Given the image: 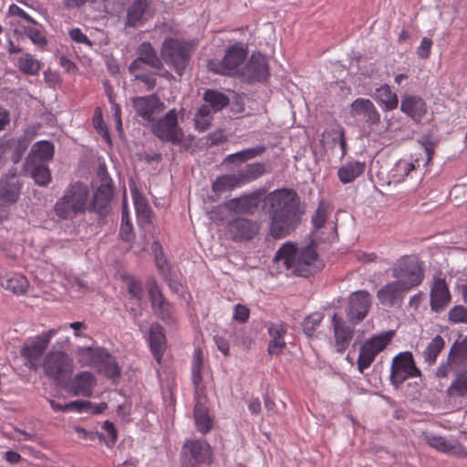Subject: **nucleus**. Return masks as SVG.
<instances>
[{
  "label": "nucleus",
  "mask_w": 467,
  "mask_h": 467,
  "mask_svg": "<svg viewBox=\"0 0 467 467\" xmlns=\"http://www.w3.org/2000/svg\"><path fill=\"white\" fill-rule=\"evenodd\" d=\"M269 217V234L274 239L290 235L299 226L305 213L296 192L283 188L270 192L265 198Z\"/></svg>",
  "instance_id": "1"
},
{
  "label": "nucleus",
  "mask_w": 467,
  "mask_h": 467,
  "mask_svg": "<svg viewBox=\"0 0 467 467\" xmlns=\"http://www.w3.org/2000/svg\"><path fill=\"white\" fill-rule=\"evenodd\" d=\"M274 263L298 276L308 277L323 268V262L312 246L298 249L291 242L284 244L275 253Z\"/></svg>",
  "instance_id": "2"
},
{
  "label": "nucleus",
  "mask_w": 467,
  "mask_h": 467,
  "mask_svg": "<svg viewBox=\"0 0 467 467\" xmlns=\"http://www.w3.org/2000/svg\"><path fill=\"white\" fill-rule=\"evenodd\" d=\"M88 189L82 182L70 185L64 195L54 205V213L61 220L73 219L87 209Z\"/></svg>",
  "instance_id": "3"
},
{
  "label": "nucleus",
  "mask_w": 467,
  "mask_h": 467,
  "mask_svg": "<svg viewBox=\"0 0 467 467\" xmlns=\"http://www.w3.org/2000/svg\"><path fill=\"white\" fill-rule=\"evenodd\" d=\"M392 276L403 289L409 291L420 285L424 278L422 263L415 256L400 257L390 268Z\"/></svg>",
  "instance_id": "4"
},
{
  "label": "nucleus",
  "mask_w": 467,
  "mask_h": 467,
  "mask_svg": "<svg viewBox=\"0 0 467 467\" xmlns=\"http://www.w3.org/2000/svg\"><path fill=\"white\" fill-rule=\"evenodd\" d=\"M420 150L422 151L425 158L421 161L417 158L414 162L407 161L405 160H400L397 161L389 172V184H397L401 182L405 177H412L413 173H417L416 164L418 167L420 166V162L422 167H426L429 164L434 154L435 143L431 142L429 139H424L423 140H420Z\"/></svg>",
  "instance_id": "5"
},
{
  "label": "nucleus",
  "mask_w": 467,
  "mask_h": 467,
  "mask_svg": "<svg viewBox=\"0 0 467 467\" xmlns=\"http://www.w3.org/2000/svg\"><path fill=\"white\" fill-rule=\"evenodd\" d=\"M150 131L162 142L180 145L184 139V132L178 125V113L170 109L163 117L155 119L149 125Z\"/></svg>",
  "instance_id": "6"
},
{
  "label": "nucleus",
  "mask_w": 467,
  "mask_h": 467,
  "mask_svg": "<svg viewBox=\"0 0 467 467\" xmlns=\"http://www.w3.org/2000/svg\"><path fill=\"white\" fill-rule=\"evenodd\" d=\"M100 184L94 192L93 200L88 210L96 213L101 217L106 216L110 212V202L113 197V184L109 177L106 165L99 164L97 171Z\"/></svg>",
  "instance_id": "7"
},
{
  "label": "nucleus",
  "mask_w": 467,
  "mask_h": 467,
  "mask_svg": "<svg viewBox=\"0 0 467 467\" xmlns=\"http://www.w3.org/2000/svg\"><path fill=\"white\" fill-rule=\"evenodd\" d=\"M42 367L47 377L61 385L73 372L72 359L62 351H50L46 355Z\"/></svg>",
  "instance_id": "8"
},
{
  "label": "nucleus",
  "mask_w": 467,
  "mask_h": 467,
  "mask_svg": "<svg viewBox=\"0 0 467 467\" xmlns=\"http://www.w3.org/2000/svg\"><path fill=\"white\" fill-rule=\"evenodd\" d=\"M420 374L411 352H401L393 358L389 379L396 389H399L406 379L420 376Z\"/></svg>",
  "instance_id": "9"
},
{
  "label": "nucleus",
  "mask_w": 467,
  "mask_h": 467,
  "mask_svg": "<svg viewBox=\"0 0 467 467\" xmlns=\"http://www.w3.org/2000/svg\"><path fill=\"white\" fill-rule=\"evenodd\" d=\"M161 56L164 62L172 66L173 69L180 76L182 75L190 59V52L187 46L172 38L166 39L163 42Z\"/></svg>",
  "instance_id": "10"
},
{
  "label": "nucleus",
  "mask_w": 467,
  "mask_h": 467,
  "mask_svg": "<svg viewBox=\"0 0 467 467\" xmlns=\"http://www.w3.org/2000/svg\"><path fill=\"white\" fill-rule=\"evenodd\" d=\"M56 334L57 330L51 328L36 337L22 347L20 355L26 360L25 364L26 367L33 370L38 368V360L47 348L52 337Z\"/></svg>",
  "instance_id": "11"
},
{
  "label": "nucleus",
  "mask_w": 467,
  "mask_h": 467,
  "mask_svg": "<svg viewBox=\"0 0 467 467\" xmlns=\"http://www.w3.org/2000/svg\"><path fill=\"white\" fill-rule=\"evenodd\" d=\"M132 107L136 116L140 118L143 125L147 127L156 119V115L165 109V104L155 94L133 98Z\"/></svg>",
  "instance_id": "12"
},
{
  "label": "nucleus",
  "mask_w": 467,
  "mask_h": 467,
  "mask_svg": "<svg viewBox=\"0 0 467 467\" xmlns=\"http://www.w3.org/2000/svg\"><path fill=\"white\" fill-rule=\"evenodd\" d=\"M393 334V331H389L383 335L373 337L361 346L358 358V367L360 372L370 366L375 357L390 342Z\"/></svg>",
  "instance_id": "13"
},
{
  "label": "nucleus",
  "mask_w": 467,
  "mask_h": 467,
  "mask_svg": "<svg viewBox=\"0 0 467 467\" xmlns=\"http://www.w3.org/2000/svg\"><path fill=\"white\" fill-rule=\"evenodd\" d=\"M247 51L241 44H235L230 47L222 59L220 66L210 61L208 67L211 71L222 75H232L238 71V67L244 63Z\"/></svg>",
  "instance_id": "14"
},
{
  "label": "nucleus",
  "mask_w": 467,
  "mask_h": 467,
  "mask_svg": "<svg viewBox=\"0 0 467 467\" xmlns=\"http://www.w3.org/2000/svg\"><path fill=\"white\" fill-rule=\"evenodd\" d=\"M371 306V296L366 290H358L350 294L347 317L352 325L360 323L368 316Z\"/></svg>",
  "instance_id": "15"
},
{
  "label": "nucleus",
  "mask_w": 467,
  "mask_h": 467,
  "mask_svg": "<svg viewBox=\"0 0 467 467\" xmlns=\"http://www.w3.org/2000/svg\"><path fill=\"white\" fill-rule=\"evenodd\" d=\"M227 229L232 240L250 241L259 234L260 223L252 219L236 217L228 222Z\"/></svg>",
  "instance_id": "16"
},
{
  "label": "nucleus",
  "mask_w": 467,
  "mask_h": 467,
  "mask_svg": "<svg viewBox=\"0 0 467 467\" xmlns=\"http://www.w3.org/2000/svg\"><path fill=\"white\" fill-rule=\"evenodd\" d=\"M242 75L249 82L265 80L269 76L266 57L261 53H254L244 66Z\"/></svg>",
  "instance_id": "17"
},
{
  "label": "nucleus",
  "mask_w": 467,
  "mask_h": 467,
  "mask_svg": "<svg viewBox=\"0 0 467 467\" xmlns=\"http://www.w3.org/2000/svg\"><path fill=\"white\" fill-rule=\"evenodd\" d=\"M137 53V58L129 67V70L131 74H135V72L141 70L143 64L156 69L161 68V60L159 58L156 51L150 43H141L138 47Z\"/></svg>",
  "instance_id": "18"
},
{
  "label": "nucleus",
  "mask_w": 467,
  "mask_h": 467,
  "mask_svg": "<svg viewBox=\"0 0 467 467\" xmlns=\"http://www.w3.org/2000/svg\"><path fill=\"white\" fill-rule=\"evenodd\" d=\"M331 322L337 351L342 353L348 348L353 338L354 327L347 325L343 318L337 313L333 315Z\"/></svg>",
  "instance_id": "19"
},
{
  "label": "nucleus",
  "mask_w": 467,
  "mask_h": 467,
  "mask_svg": "<svg viewBox=\"0 0 467 467\" xmlns=\"http://www.w3.org/2000/svg\"><path fill=\"white\" fill-rule=\"evenodd\" d=\"M350 112L353 117L361 118L369 127L380 122L379 113L368 99H355L350 105Z\"/></svg>",
  "instance_id": "20"
},
{
  "label": "nucleus",
  "mask_w": 467,
  "mask_h": 467,
  "mask_svg": "<svg viewBox=\"0 0 467 467\" xmlns=\"http://www.w3.org/2000/svg\"><path fill=\"white\" fill-rule=\"evenodd\" d=\"M451 302V294L443 278H435L430 292L431 309L436 313L442 311Z\"/></svg>",
  "instance_id": "21"
},
{
  "label": "nucleus",
  "mask_w": 467,
  "mask_h": 467,
  "mask_svg": "<svg viewBox=\"0 0 467 467\" xmlns=\"http://www.w3.org/2000/svg\"><path fill=\"white\" fill-rule=\"evenodd\" d=\"M223 206L231 213L253 214L258 209L259 196L256 193L242 195L224 202Z\"/></svg>",
  "instance_id": "22"
},
{
  "label": "nucleus",
  "mask_w": 467,
  "mask_h": 467,
  "mask_svg": "<svg viewBox=\"0 0 467 467\" xmlns=\"http://www.w3.org/2000/svg\"><path fill=\"white\" fill-rule=\"evenodd\" d=\"M21 184L15 176H6L0 180V206H8L17 202Z\"/></svg>",
  "instance_id": "23"
},
{
  "label": "nucleus",
  "mask_w": 467,
  "mask_h": 467,
  "mask_svg": "<svg viewBox=\"0 0 467 467\" xmlns=\"http://www.w3.org/2000/svg\"><path fill=\"white\" fill-rule=\"evenodd\" d=\"M427 443L439 451L450 453L458 457H467V451L459 444L457 441H448L444 437L437 435H427Z\"/></svg>",
  "instance_id": "24"
},
{
  "label": "nucleus",
  "mask_w": 467,
  "mask_h": 467,
  "mask_svg": "<svg viewBox=\"0 0 467 467\" xmlns=\"http://www.w3.org/2000/svg\"><path fill=\"white\" fill-rule=\"evenodd\" d=\"M405 291L397 282L392 281L378 290L377 298L381 305L393 306L402 302Z\"/></svg>",
  "instance_id": "25"
},
{
  "label": "nucleus",
  "mask_w": 467,
  "mask_h": 467,
  "mask_svg": "<svg viewBox=\"0 0 467 467\" xmlns=\"http://www.w3.org/2000/svg\"><path fill=\"white\" fill-rule=\"evenodd\" d=\"M95 384L96 379L92 373L82 371L73 378L68 387L74 395L90 397Z\"/></svg>",
  "instance_id": "26"
},
{
  "label": "nucleus",
  "mask_w": 467,
  "mask_h": 467,
  "mask_svg": "<svg viewBox=\"0 0 467 467\" xmlns=\"http://www.w3.org/2000/svg\"><path fill=\"white\" fill-rule=\"evenodd\" d=\"M149 343L154 358L160 363L166 348V337L160 324L154 323L150 326Z\"/></svg>",
  "instance_id": "27"
},
{
  "label": "nucleus",
  "mask_w": 467,
  "mask_h": 467,
  "mask_svg": "<svg viewBox=\"0 0 467 467\" xmlns=\"http://www.w3.org/2000/svg\"><path fill=\"white\" fill-rule=\"evenodd\" d=\"M0 285L12 294L20 296L27 292L29 282L22 275L10 273L1 276Z\"/></svg>",
  "instance_id": "28"
},
{
  "label": "nucleus",
  "mask_w": 467,
  "mask_h": 467,
  "mask_svg": "<svg viewBox=\"0 0 467 467\" xmlns=\"http://www.w3.org/2000/svg\"><path fill=\"white\" fill-rule=\"evenodd\" d=\"M268 333L271 337V340L268 343V353L277 356L286 346L284 340L286 327L283 323L271 324L268 327Z\"/></svg>",
  "instance_id": "29"
},
{
  "label": "nucleus",
  "mask_w": 467,
  "mask_h": 467,
  "mask_svg": "<svg viewBox=\"0 0 467 467\" xmlns=\"http://www.w3.org/2000/svg\"><path fill=\"white\" fill-rule=\"evenodd\" d=\"M401 110L415 121H420L426 114L425 102L418 97H406L401 100Z\"/></svg>",
  "instance_id": "30"
},
{
  "label": "nucleus",
  "mask_w": 467,
  "mask_h": 467,
  "mask_svg": "<svg viewBox=\"0 0 467 467\" xmlns=\"http://www.w3.org/2000/svg\"><path fill=\"white\" fill-rule=\"evenodd\" d=\"M79 361L90 366H99L110 355L103 348L84 347L78 350Z\"/></svg>",
  "instance_id": "31"
},
{
  "label": "nucleus",
  "mask_w": 467,
  "mask_h": 467,
  "mask_svg": "<svg viewBox=\"0 0 467 467\" xmlns=\"http://www.w3.org/2000/svg\"><path fill=\"white\" fill-rule=\"evenodd\" d=\"M194 420L197 429L202 433H206L212 429L213 420L208 414L205 397L198 396L197 398L194 407Z\"/></svg>",
  "instance_id": "32"
},
{
  "label": "nucleus",
  "mask_w": 467,
  "mask_h": 467,
  "mask_svg": "<svg viewBox=\"0 0 467 467\" xmlns=\"http://www.w3.org/2000/svg\"><path fill=\"white\" fill-rule=\"evenodd\" d=\"M184 448L190 451L191 456L197 462H205L211 455V448L205 441H187L184 444Z\"/></svg>",
  "instance_id": "33"
},
{
  "label": "nucleus",
  "mask_w": 467,
  "mask_h": 467,
  "mask_svg": "<svg viewBox=\"0 0 467 467\" xmlns=\"http://www.w3.org/2000/svg\"><path fill=\"white\" fill-rule=\"evenodd\" d=\"M26 165L36 184L47 186L51 182V173L47 163L27 161Z\"/></svg>",
  "instance_id": "34"
},
{
  "label": "nucleus",
  "mask_w": 467,
  "mask_h": 467,
  "mask_svg": "<svg viewBox=\"0 0 467 467\" xmlns=\"http://www.w3.org/2000/svg\"><path fill=\"white\" fill-rule=\"evenodd\" d=\"M54 155V146L51 142L42 140L34 144L28 161H36L46 163L52 160Z\"/></svg>",
  "instance_id": "35"
},
{
  "label": "nucleus",
  "mask_w": 467,
  "mask_h": 467,
  "mask_svg": "<svg viewBox=\"0 0 467 467\" xmlns=\"http://www.w3.org/2000/svg\"><path fill=\"white\" fill-rule=\"evenodd\" d=\"M467 361V335H460L452 344L449 353V363L464 365Z\"/></svg>",
  "instance_id": "36"
},
{
  "label": "nucleus",
  "mask_w": 467,
  "mask_h": 467,
  "mask_svg": "<svg viewBox=\"0 0 467 467\" xmlns=\"http://www.w3.org/2000/svg\"><path fill=\"white\" fill-rule=\"evenodd\" d=\"M265 172V166L261 162H254L245 165L243 169L239 170L237 177L240 181L241 185L249 183Z\"/></svg>",
  "instance_id": "37"
},
{
  "label": "nucleus",
  "mask_w": 467,
  "mask_h": 467,
  "mask_svg": "<svg viewBox=\"0 0 467 467\" xmlns=\"http://www.w3.org/2000/svg\"><path fill=\"white\" fill-rule=\"evenodd\" d=\"M364 171L365 162H348L338 169L337 175L342 183H349L362 174Z\"/></svg>",
  "instance_id": "38"
},
{
  "label": "nucleus",
  "mask_w": 467,
  "mask_h": 467,
  "mask_svg": "<svg viewBox=\"0 0 467 467\" xmlns=\"http://www.w3.org/2000/svg\"><path fill=\"white\" fill-rule=\"evenodd\" d=\"M147 0H134L128 9L127 25L129 26H136L141 23L148 8Z\"/></svg>",
  "instance_id": "39"
},
{
  "label": "nucleus",
  "mask_w": 467,
  "mask_h": 467,
  "mask_svg": "<svg viewBox=\"0 0 467 467\" xmlns=\"http://www.w3.org/2000/svg\"><path fill=\"white\" fill-rule=\"evenodd\" d=\"M320 142L323 144L324 147L328 145L330 142L332 143V145L338 143L341 149L340 157L343 158L345 156L347 150V141L344 129L340 128L337 130H332L323 132Z\"/></svg>",
  "instance_id": "40"
},
{
  "label": "nucleus",
  "mask_w": 467,
  "mask_h": 467,
  "mask_svg": "<svg viewBox=\"0 0 467 467\" xmlns=\"http://www.w3.org/2000/svg\"><path fill=\"white\" fill-rule=\"evenodd\" d=\"M265 150V146H256L254 148L244 149L241 151L226 156L223 161V164L234 163L237 161L244 162L263 154Z\"/></svg>",
  "instance_id": "41"
},
{
  "label": "nucleus",
  "mask_w": 467,
  "mask_h": 467,
  "mask_svg": "<svg viewBox=\"0 0 467 467\" xmlns=\"http://www.w3.org/2000/svg\"><path fill=\"white\" fill-rule=\"evenodd\" d=\"M242 186L236 173L222 175L213 182L212 190L214 192H223Z\"/></svg>",
  "instance_id": "42"
},
{
  "label": "nucleus",
  "mask_w": 467,
  "mask_h": 467,
  "mask_svg": "<svg viewBox=\"0 0 467 467\" xmlns=\"http://www.w3.org/2000/svg\"><path fill=\"white\" fill-rule=\"evenodd\" d=\"M204 102L209 103L213 112H218L229 104V99L223 93L213 89H208L203 96Z\"/></svg>",
  "instance_id": "43"
},
{
  "label": "nucleus",
  "mask_w": 467,
  "mask_h": 467,
  "mask_svg": "<svg viewBox=\"0 0 467 467\" xmlns=\"http://www.w3.org/2000/svg\"><path fill=\"white\" fill-rule=\"evenodd\" d=\"M445 342L444 339L441 336H436L428 344L425 350L423 351L424 360L432 365L436 362L437 357L441 353V351L444 348Z\"/></svg>",
  "instance_id": "44"
},
{
  "label": "nucleus",
  "mask_w": 467,
  "mask_h": 467,
  "mask_svg": "<svg viewBox=\"0 0 467 467\" xmlns=\"http://www.w3.org/2000/svg\"><path fill=\"white\" fill-rule=\"evenodd\" d=\"M450 395L460 397L467 396V369H462L456 373L454 380L448 389Z\"/></svg>",
  "instance_id": "45"
},
{
  "label": "nucleus",
  "mask_w": 467,
  "mask_h": 467,
  "mask_svg": "<svg viewBox=\"0 0 467 467\" xmlns=\"http://www.w3.org/2000/svg\"><path fill=\"white\" fill-rule=\"evenodd\" d=\"M18 67L26 75H36L40 70V62L26 53L18 59Z\"/></svg>",
  "instance_id": "46"
},
{
  "label": "nucleus",
  "mask_w": 467,
  "mask_h": 467,
  "mask_svg": "<svg viewBox=\"0 0 467 467\" xmlns=\"http://www.w3.org/2000/svg\"><path fill=\"white\" fill-rule=\"evenodd\" d=\"M134 205L139 219L144 223L151 222V210L145 198L136 195L134 196Z\"/></svg>",
  "instance_id": "47"
},
{
  "label": "nucleus",
  "mask_w": 467,
  "mask_h": 467,
  "mask_svg": "<svg viewBox=\"0 0 467 467\" xmlns=\"http://www.w3.org/2000/svg\"><path fill=\"white\" fill-rule=\"evenodd\" d=\"M149 296L153 311H155L157 308H160L161 306H163V305L168 302L161 292V289L158 286L155 279H151L149 282Z\"/></svg>",
  "instance_id": "48"
},
{
  "label": "nucleus",
  "mask_w": 467,
  "mask_h": 467,
  "mask_svg": "<svg viewBox=\"0 0 467 467\" xmlns=\"http://www.w3.org/2000/svg\"><path fill=\"white\" fill-rule=\"evenodd\" d=\"M23 30L34 45L39 47H44L47 45V41L43 33L41 26L37 25L36 26H24Z\"/></svg>",
  "instance_id": "49"
},
{
  "label": "nucleus",
  "mask_w": 467,
  "mask_h": 467,
  "mask_svg": "<svg viewBox=\"0 0 467 467\" xmlns=\"http://www.w3.org/2000/svg\"><path fill=\"white\" fill-rule=\"evenodd\" d=\"M323 319V315L321 313H313L307 316L303 323V330L307 337H312L317 327L320 325Z\"/></svg>",
  "instance_id": "50"
},
{
  "label": "nucleus",
  "mask_w": 467,
  "mask_h": 467,
  "mask_svg": "<svg viewBox=\"0 0 467 467\" xmlns=\"http://www.w3.org/2000/svg\"><path fill=\"white\" fill-rule=\"evenodd\" d=\"M327 219V206L324 201H320L315 213L312 216V223L316 230L325 226Z\"/></svg>",
  "instance_id": "51"
},
{
  "label": "nucleus",
  "mask_w": 467,
  "mask_h": 467,
  "mask_svg": "<svg viewBox=\"0 0 467 467\" xmlns=\"http://www.w3.org/2000/svg\"><path fill=\"white\" fill-rule=\"evenodd\" d=\"M99 367V370L108 378L114 379L120 375V369L115 359L110 355Z\"/></svg>",
  "instance_id": "52"
},
{
  "label": "nucleus",
  "mask_w": 467,
  "mask_h": 467,
  "mask_svg": "<svg viewBox=\"0 0 467 467\" xmlns=\"http://www.w3.org/2000/svg\"><path fill=\"white\" fill-rule=\"evenodd\" d=\"M448 319L453 324H467V308L463 306H453L448 313Z\"/></svg>",
  "instance_id": "53"
},
{
  "label": "nucleus",
  "mask_w": 467,
  "mask_h": 467,
  "mask_svg": "<svg viewBox=\"0 0 467 467\" xmlns=\"http://www.w3.org/2000/svg\"><path fill=\"white\" fill-rule=\"evenodd\" d=\"M154 313L167 324H172L175 322L174 307L169 301L164 304L163 306L157 308Z\"/></svg>",
  "instance_id": "54"
},
{
  "label": "nucleus",
  "mask_w": 467,
  "mask_h": 467,
  "mask_svg": "<svg viewBox=\"0 0 467 467\" xmlns=\"http://www.w3.org/2000/svg\"><path fill=\"white\" fill-rule=\"evenodd\" d=\"M94 127L99 133H100L106 141L110 142V136L106 124L102 119V113L99 108L96 109L93 118Z\"/></svg>",
  "instance_id": "55"
},
{
  "label": "nucleus",
  "mask_w": 467,
  "mask_h": 467,
  "mask_svg": "<svg viewBox=\"0 0 467 467\" xmlns=\"http://www.w3.org/2000/svg\"><path fill=\"white\" fill-rule=\"evenodd\" d=\"M103 429L107 432L108 438L104 436L103 441L107 444L108 447H112L118 438V431L114 426V424L109 420L104 421Z\"/></svg>",
  "instance_id": "56"
},
{
  "label": "nucleus",
  "mask_w": 467,
  "mask_h": 467,
  "mask_svg": "<svg viewBox=\"0 0 467 467\" xmlns=\"http://www.w3.org/2000/svg\"><path fill=\"white\" fill-rule=\"evenodd\" d=\"M250 316V310L244 305L237 304L234 311V319L240 322L245 323Z\"/></svg>",
  "instance_id": "57"
},
{
  "label": "nucleus",
  "mask_w": 467,
  "mask_h": 467,
  "mask_svg": "<svg viewBox=\"0 0 467 467\" xmlns=\"http://www.w3.org/2000/svg\"><path fill=\"white\" fill-rule=\"evenodd\" d=\"M132 75L134 76L135 79L143 82L146 85L148 90H152L155 88L156 78L153 74L139 73L137 71Z\"/></svg>",
  "instance_id": "58"
},
{
  "label": "nucleus",
  "mask_w": 467,
  "mask_h": 467,
  "mask_svg": "<svg viewBox=\"0 0 467 467\" xmlns=\"http://www.w3.org/2000/svg\"><path fill=\"white\" fill-rule=\"evenodd\" d=\"M432 46V40L428 37H423L420 47L417 49V55L422 59H426L430 57L431 49Z\"/></svg>",
  "instance_id": "59"
},
{
  "label": "nucleus",
  "mask_w": 467,
  "mask_h": 467,
  "mask_svg": "<svg viewBox=\"0 0 467 467\" xmlns=\"http://www.w3.org/2000/svg\"><path fill=\"white\" fill-rule=\"evenodd\" d=\"M119 235L126 242H130L134 238L132 224L130 221H124L121 223Z\"/></svg>",
  "instance_id": "60"
},
{
  "label": "nucleus",
  "mask_w": 467,
  "mask_h": 467,
  "mask_svg": "<svg viewBox=\"0 0 467 467\" xmlns=\"http://www.w3.org/2000/svg\"><path fill=\"white\" fill-rule=\"evenodd\" d=\"M9 13L13 16H17L24 18L34 26H37V22L35 19H33L27 13H26L22 8L15 4L9 6Z\"/></svg>",
  "instance_id": "61"
},
{
  "label": "nucleus",
  "mask_w": 467,
  "mask_h": 467,
  "mask_svg": "<svg viewBox=\"0 0 467 467\" xmlns=\"http://www.w3.org/2000/svg\"><path fill=\"white\" fill-rule=\"evenodd\" d=\"M88 407H92V403L88 400H75L67 403L68 410L88 411Z\"/></svg>",
  "instance_id": "62"
},
{
  "label": "nucleus",
  "mask_w": 467,
  "mask_h": 467,
  "mask_svg": "<svg viewBox=\"0 0 467 467\" xmlns=\"http://www.w3.org/2000/svg\"><path fill=\"white\" fill-rule=\"evenodd\" d=\"M129 293L136 299L140 300L142 296V286L140 282L130 280L128 284Z\"/></svg>",
  "instance_id": "63"
},
{
  "label": "nucleus",
  "mask_w": 467,
  "mask_h": 467,
  "mask_svg": "<svg viewBox=\"0 0 467 467\" xmlns=\"http://www.w3.org/2000/svg\"><path fill=\"white\" fill-rule=\"evenodd\" d=\"M164 280L167 282L169 287L172 292L175 294H182L183 291V287L182 284L176 280L175 278H172L170 275V272L163 275Z\"/></svg>",
  "instance_id": "64"
}]
</instances>
